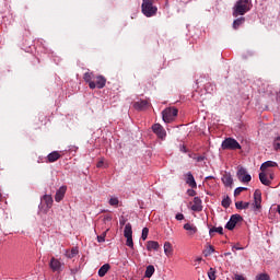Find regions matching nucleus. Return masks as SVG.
Wrapping results in <instances>:
<instances>
[{"label": "nucleus", "instance_id": "obj_5", "mask_svg": "<svg viewBox=\"0 0 280 280\" xmlns=\"http://www.w3.org/2000/svg\"><path fill=\"white\" fill-rule=\"evenodd\" d=\"M124 236L126 237V246L135 248V242L132 241V224L127 223L124 230Z\"/></svg>", "mask_w": 280, "mask_h": 280}, {"label": "nucleus", "instance_id": "obj_16", "mask_svg": "<svg viewBox=\"0 0 280 280\" xmlns=\"http://www.w3.org/2000/svg\"><path fill=\"white\" fill-rule=\"evenodd\" d=\"M221 180L225 187H233V176L230 173H225Z\"/></svg>", "mask_w": 280, "mask_h": 280}, {"label": "nucleus", "instance_id": "obj_26", "mask_svg": "<svg viewBox=\"0 0 280 280\" xmlns=\"http://www.w3.org/2000/svg\"><path fill=\"white\" fill-rule=\"evenodd\" d=\"M245 22H246L245 18H238V19L234 20L233 28L237 30L240 27V25H244Z\"/></svg>", "mask_w": 280, "mask_h": 280}, {"label": "nucleus", "instance_id": "obj_18", "mask_svg": "<svg viewBox=\"0 0 280 280\" xmlns=\"http://www.w3.org/2000/svg\"><path fill=\"white\" fill-rule=\"evenodd\" d=\"M95 89H104V86H106V78H104L103 75H97L95 77Z\"/></svg>", "mask_w": 280, "mask_h": 280}, {"label": "nucleus", "instance_id": "obj_39", "mask_svg": "<svg viewBox=\"0 0 280 280\" xmlns=\"http://www.w3.org/2000/svg\"><path fill=\"white\" fill-rule=\"evenodd\" d=\"M205 155H199L197 158H195V161H197V163H202V161H205Z\"/></svg>", "mask_w": 280, "mask_h": 280}, {"label": "nucleus", "instance_id": "obj_42", "mask_svg": "<svg viewBox=\"0 0 280 280\" xmlns=\"http://www.w3.org/2000/svg\"><path fill=\"white\" fill-rule=\"evenodd\" d=\"M187 194H188V196H196V190H194V189H188V190H187Z\"/></svg>", "mask_w": 280, "mask_h": 280}, {"label": "nucleus", "instance_id": "obj_35", "mask_svg": "<svg viewBox=\"0 0 280 280\" xmlns=\"http://www.w3.org/2000/svg\"><path fill=\"white\" fill-rule=\"evenodd\" d=\"M256 280H270V276L268 273H260L256 276Z\"/></svg>", "mask_w": 280, "mask_h": 280}, {"label": "nucleus", "instance_id": "obj_2", "mask_svg": "<svg viewBox=\"0 0 280 280\" xmlns=\"http://www.w3.org/2000/svg\"><path fill=\"white\" fill-rule=\"evenodd\" d=\"M178 115V109L168 107L162 112V119L165 124H171Z\"/></svg>", "mask_w": 280, "mask_h": 280}, {"label": "nucleus", "instance_id": "obj_21", "mask_svg": "<svg viewBox=\"0 0 280 280\" xmlns=\"http://www.w3.org/2000/svg\"><path fill=\"white\" fill-rule=\"evenodd\" d=\"M174 253V248H172V243L165 242L164 243V255L166 257H171V255Z\"/></svg>", "mask_w": 280, "mask_h": 280}, {"label": "nucleus", "instance_id": "obj_27", "mask_svg": "<svg viewBox=\"0 0 280 280\" xmlns=\"http://www.w3.org/2000/svg\"><path fill=\"white\" fill-rule=\"evenodd\" d=\"M213 233H219L220 235H222L224 233V229L222 226H219V228H212L210 229L209 231V235L211 237H213Z\"/></svg>", "mask_w": 280, "mask_h": 280}, {"label": "nucleus", "instance_id": "obj_4", "mask_svg": "<svg viewBox=\"0 0 280 280\" xmlns=\"http://www.w3.org/2000/svg\"><path fill=\"white\" fill-rule=\"evenodd\" d=\"M222 150H242L240 142L233 138L225 139L221 144Z\"/></svg>", "mask_w": 280, "mask_h": 280}, {"label": "nucleus", "instance_id": "obj_44", "mask_svg": "<svg viewBox=\"0 0 280 280\" xmlns=\"http://www.w3.org/2000/svg\"><path fill=\"white\" fill-rule=\"evenodd\" d=\"M119 224L120 226H124L126 224V219L124 217L120 218Z\"/></svg>", "mask_w": 280, "mask_h": 280}, {"label": "nucleus", "instance_id": "obj_9", "mask_svg": "<svg viewBox=\"0 0 280 280\" xmlns=\"http://www.w3.org/2000/svg\"><path fill=\"white\" fill-rule=\"evenodd\" d=\"M63 264L57 258L52 257L49 262L50 270L52 272H62Z\"/></svg>", "mask_w": 280, "mask_h": 280}, {"label": "nucleus", "instance_id": "obj_37", "mask_svg": "<svg viewBox=\"0 0 280 280\" xmlns=\"http://www.w3.org/2000/svg\"><path fill=\"white\" fill-rule=\"evenodd\" d=\"M248 188L246 187H237L235 190H234V196H240V194H242V191H246Z\"/></svg>", "mask_w": 280, "mask_h": 280}, {"label": "nucleus", "instance_id": "obj_48", "mask_svg": "<svg viewBox=\"0 0 280 280\" xmlns=\"http://www.w3.org/2000/svg\"><path fill=\"white\" fill-rule=\"evenodd\" d=\"M209 178H213V176H208V177H206V180H209Z\"/></svg>", "mask_w": 280, "mask_h": 280}, {"label": "nucleus", "instance_id": "obj_19", "mask_svg": "<svg viewBox=\"0 0 280 280\" xmlns=\"http://www.w3.org/2000/svg\"><path fill=\"white\" fill-rule=\"evenodd\" d=\"M42 202H45L46 207L48 209H51L54 205V198L51 197V195H44L42 198Z\"/></svg>", "mask_w": 280, "mask_h": 280}, {"label": "nucleus", "instance_id": "obj_28", "mask_svg": "<svg viewBox=\"0 0 280 280\" xmlns=\"http://www.w3.org/2000/svg\"><path fill=\"white\" fill-rule=\"evenodd\" d=\"M154 266L149 265L145 269V273L144 277H147V279H150L152 277V275H154Z\"/></svg>", "mask_w": 280, "mask_h": 280}, {"label": "nucleus", "instance_id": "obj_30", "mask_svg": "<svg viewBox=\"0 0 280 280\" xmlns=\"http://www.w3.org/2000/svg\"><path fill=\"white\" fill-rule=\"evenodd\" d=\"M235 207L236 209H248V207H250V202L237 201Z\"/></svg>", "mask_w": 280, "mask_h": 280}, {"label": "nucleus", "instance_id": "obj_36", "mask_svg": "<svg viewBox=\"0 0 280 280\" xmlns=\"http://www.w3.org/2000/svg\"><path fill=\"white\" fill-rule=\"evenodd\" d=\"M208 277L210 280H215V270H213V268H210V270L208 271Z\"/></svg>", "mask_w": 280, "mask_h": 280}, {"label": "nucleus", "instance_id": "obj_43", "mask_svg": "<svg viewBox=\"0 0 280 280\" xmlns=\"http://www.w3.org/2000/svg\"><path fill=\"white\" fill-rule=\"evenodd\" d=\"M232 250H244V247H240L237 245L232 246Z\"/></svg>", "mask_w": 280, "mask_h": 280}, {"label": "nucleus", "instance_id": "obj_14", "mask_svg": "<svg viewBox=\"0 0 280 280\" xmlns=\"http://www.w3.org/2000/svg\"><path fill=\"white\" fill-rule=\"evenodd\" d=\"M67 194V186H61L55 195L56 202H60L62 198H65V195Z\"/></svg>", "mask_w": 280, "mask_h": 280}, {"label": "nucleus", "instance_id": "obj_10", "mask_svg": "<svg viewBox=\"0 0 280 280\" xmlns=\"http://www.w3.org/2000/svg\"><path fill=\"white\" fill-rule=\"evenodd\" d=\"M152 130L159 137V139H165V137H167V132L165 131V128L161 126V124L153 125Z\"/></svg>", "mask_w": 280, "mask_h": 280}, {"label": "nucleus", "instance_id": "obj_40", "mask_svg": "<svg viewBox=\"0 0 280 280\" xmlns=\"http://www.w3.org/2000/svg\"><path fill=\"white\" fill-rule=\"evenodd\" d=\"M175 220H178V221L185 220V215H184L183 213H177V214L175 215Z\"/></svg>", "mask_w": 280, "mask_h": 280}, {"label": "nucleus", "instance_id": "obj_6", "mask_svg": "<svg viewBox=\"0 0 280 280\" xmlns=\"http://www.w3.org/2000/svg\"><path fill=\"white\" fill-rule=\"evenodd\" d=\"M252 211L254 213H259L261 211V191L255 190L254 192V201L252 203Z\"/></svg>", "mask_w": 280, "mask_h": 280}, {"label": "nucleus", "instance_id": "obj_31", "mask_svg": "<svg viewBox=\"0 0 280 280\" xmlns=\"http://www.w3.org/2000/svg\"><path fill=\"white\" fill-rule=\"evenodd\" d=\"M273 150L280 152V136L276 137L273 140Z\"/></svg>", "mask_w": 280, "mask_h": 280}, {"label": "nucleus", "instance_id": "obj_34", "mask_svg": "<svg viewBox=\"0 0 280 280\" xmlns=\"http://www.w3.org/2000/svg\"><path fill=\"white\" fill-rule=\"evenodd\" d=\"M148 233H150V230L148 228H143L142 235H141L143 242H145L148 240Z\"/></svg>", "mask_w": 280, "mask_h": 280}, {"label": "nucleus", "instance_id": "obj_50", "mask_svg": "<svg viewBox=\"0 0 280 280\" xmlns=\"http://www.w3.org/2000/svg\"><path fill=\"white\" fill-rule=\"evenodd\" d=\"M229 255H231V253H225V254H224L225 257H229Z\"/></svg>", "mask_w": 280, "mask_h": 280}, {"label": "nucleus", "instance_id": "obj_51", "mask_svg": "<svg viewBox=\"0 0 280 280\" xmlns=\"http://www.w3.org/2000/svg\"><path fill=\"white\" fill-rule=\"evenodd\" d=\"M197 261H202V258H197Z\"/></svg>", "mask_w": 280, "mask_h": 280}, {"label": "nucleus", "instance_id": "obj_17", "mask_svg": "<svg viewBox=\"0 0 280 280\" xmlns=\"http://www.w3.org/2000/svg\"><path fill=\"white\" fill-rule=\"evenodd\" d=\"M191 211L200 212L202 211V200L199 197L194 198V203L191 206Z\"/></svg>", "mask_w": 280, "mask_h": 280}, {"label": "nucleus", "instance_id": "obj_15", "mask_svg": "<svg viewBox=\"0 0 280 280\" xmlns=\"http://www.w3.org/2000/svg\"><path fill=\"white\" fill-rule=\"evenodd\" d=\"M184 230L187 231L190 237H192V235H196V233H198V228L191 223L184 224Z\"/></svg>", "mask_w": 280, "mask_h": 280}, {"label": "nucleus", "instance_id": "obj_25", "mask_svg": "<svg viewBox=\"0 0 280 280\" xmlns=\"http://www.w3.org/2000/svg\"><path fill=\"white\" fill-rule=\"evenodd\" d=\"M133 106L137 110H143V108H148V101L137 102Z\"/></svg>", "mask_w": 280, "mask_h": 280}, {"label": "nucleus", "instance_id": "obj_45", "mask_svg": "<svg viewBox=\"0 0 280 280\" xmlns=\"http://www.w3.org/2000/svg\"><path fill=\"white\" fill-rule=\"evenodd\" d=\"M179 150H180V152H184V153L187 152V148H186L185 145H180V147H179Z\"/></svg>", "mask_w": 280, "mask_h": 280}, {"label": "nucleus", "instance_id": "obj_33", "mask_svg": "<svg viewBox=\"0 0 280 280\" xmlns=\"http://www.w3.org/2000/svg\"><path fill=\"white\" fill-rule=\"evenodd\" d=\"M108 202H109L110 207H117L119 205V198L112 197V198H109Z\"/></svg>", "mask_w": 280, "mask_h": 280}, {"label": "nucleus", "instance_id": "obj_3", "mask_svg": "<svg viewBox=\"0 0 280 280\" xmlns=\"http://www.w3.org/2000/svg\"><path fill=\"white\" fill-rule=\"evenodd\" d=\"M156 7H153L152 4V0H143L142 2V13L144 14V16H154V14H156Z\"/></svg>", "mask_w": 280, "mask_h": 280}, {"label": "nucleus", "instance_id": "obj_1", "mask_svg": "<svg viewBox=\"0 0 280 280\" xmlns=\"http://www.w3.org/2000/svg\"><path fill=\"white\" fill-rule=\"evenodd\" d=\"M250 8H253L252 0H238L233 7V16H244L246 12H250Z\"/></svg>", "mask_w": 280, "mask_h": 280}, {"label": "nucleus", "instance_id": "obj_24", "mask_svg": "<svg viewBox=\"0 0 280 280\" xmlns=\"http://www.w3.org/2000/svg\"><path fill=\"white\" fill-rule=\"evenodd\" d=\"M47 159L49 163H55V161H58L60 159V153H58V151H54L48 154Z\"/></svg>", "mask_w": 280, "mask_h": 280}, {"label": "nucleus", "instance_id": "obj_49", "mask_svg": "<svg viewBox=\"0 0 280 280\" xmlns=\"http://www.w3.org/2000/svg\"><path fill=\"white\" fill-rule=\"evenodd\" d=\"M77 253H78V250H75V249L72 250V254H73V255H75Z\"/></svg>", "mask_w": 280, "mask_h": 280}, {"label": "nucleus", "instance_id": "obj_22", "mask_svg": "<svg viewBox=\"0 0 280 280\" xmlns=\"http://www.w3.org/2000/svg\"><path fill=\"white\" fill-rule=\"evenodd\" d=\"M159 248H160L159 242H155V241L147 242V250H159Z\"/></svg>", "mask_w": 280, "mask_h": 280}, {"label": "nucleus", "instance_id": "obj_11", "mask_svg": "<svg viewBox=\"0 0 280 280\" xmlns=\"http://www.w3.org/2000/svg\"><path fill=\"white\" fill-rule=\"evenodd\" d=\"M268 176L271 178L272 180V173H270V171H261L259 173V180L262 185L269 186L270 185V179H268Z\"/></svg>", "mask_w": 280, "mask_h": 280}, {"label": "nucleus", "instance_id": "obj_29", "mask_svg": "<svg viewBox=\"0 0 280 280\" xmlns=\"http://www.w3.org/2000/svg\"><path fill=\"white\" fill-rule=\"evenodd\" d=\"M215 253V249L213 248L212 245H208L203 252L205 257H209Z\"/></svg>", "mask_w": 280, "mask_h": 280}, {"label": "nucleus", "instance_id": "obj_41", "mask_svg": "<svg viewBox=\"0 0 280 280\" xmlns=\"http://www.w3.org/2000/svg\"><path fill=\"white\" fill-rule=\"evenodd\" d=\"M234 279H235V280H247V279L244 278V276H242V275H235V276H234Z\"/></svg>", "mask_w": 280, "mask_h": 280}, {"label": "nucleus", "instance_id": "obj_23", "mask_svg": "<svg viewBox=\"0 0 280 280\" xmlns=\"http://www.w3.org/2000/svg\"><path fill=\"white\" fill-rule=\"evenodd\" d=\"M110 270V265L105 264L98 269V277H106V272Z\"/></svg>", "mask_w": 280, "mask_h": 280}, {"label": "nucleus", "instance_id": "obj_13", "mask_svg": "<svg viewBox=\"0 0 280 280\" xmlns=\"http://www.w3.org/2000/svg\"><path fill=\"white\" fill-rule=\"evenodd\" d=\"M186 184L189 185L191 189H196L198 187V184H196V178H194V175L191 174V172H188L186 174Z\"/></svg>", "mask_w": 280, "mask_h": 280}, {"label": "nucleus", "instance_id": "obj_46", "mask_svg": "<svg viewBox=\"0 0 280 280\" xmlns=\"http://www.w3.org/2000/svg\"><path fill=\"white\" fill-rule=\"evenodd\" d=\"M104 220H105V222H110V220H113V217L106 215V217L104 218Z\"/></svg>", "mask_w": 280, "mask_h": 280}, {"label": "nucleus", "instance_id": "obj_32", "mask_svg": "<svg viewBox=\"0 0 280 280\" xmlns=\"http://www.w3.org/2000/svg\"><path fill=\"white\" fill-rule=\"evenodd\" d=\"M222 207H224V209H229L231 207V198L226 197L222 200L221 202Z\"/></svg>", "mask_w": 280, "mask_h": 280}, {"label": "nucleus", "instance_id": "obj_7", "mask_svg": "<svg viewBox=\"0 0 280 280\" xmlns=\"http://www.w3.org/2000/svg\"><path fill=\"white\" fill-rule=\"evenodd\" d=\"M236 177L241 183H250V180H253V177L250 176V174H248V171H246V168L244 167H240L237 170Z\"/></svg>", "mask_w": 280, "mask_h": 280}, {"label": "nucleus", "instance_id": "obj_12", "mask_svg": "<svg viewBox=\"0 0 280 280\" xmlns=\"http://www.w3.org/2000/svg\"><path fill=\"white\" fill-rule=\"evenodd\" d=\"M83 80L89 84L90 89H95V74H93V72H85Z\"/></svg>", "mask_w": 280, "mask_h": 280}, {"label": "nucleus", "instance_id": "obj_47", "mask_svg": "<svg viewBox=\"0 0 280 280\" xmlns=\"http://www.w3.org/2000/svg\"><path fill=\"white\" fill-rule=\"evenodd\" d=\"M102 165H104V161H100L96 165V167H102Z\"/></svg>", "mask_w": 280, "mask_h": 280}, {"label": "nucleus", "instance_id": "obj_20", "mask_svg": "<svg viewBox=\"0 0 280 280\" xmlns=\"http://www.w3.org/2000/svg\"><path fill=\"white\" fill-rule=\"evenodd\" d=\"M268 167H277V162L267 161V162L262 163L260 166V171L261 172H270V171H268Z\"/></svg>", "mask_w": 280, "mask_h": 280}, {"label": "nucleus", "instance_id": "obj_38", "mask_svg": "<svg viewBox=\"0 0 280 280\" xmlns=\"http://www.w3.org/2000/svg\"><path fill=\"white\" fill-rule=\"evenodd\" d=\"M97 242H106V232H104L102 235L97 236Z\"/></svg>", "mask_w": 280, "mask_h": 280}, {"label": "nucleus", "instance_id": "obj_8", "mask_svg": "<svg viewBox=\"0 0 280 280\" xmlns=\"http://www.w3.org/2000/svg\"><path fill=\"white\" fill-rule=\"evenodd\" d=\"M237 222H242V215L233 214L225 224V229H228V231H233V229L237 226Z\"/></svg>", "mask_w": 280, "mask_h": 280}]
</instances>
